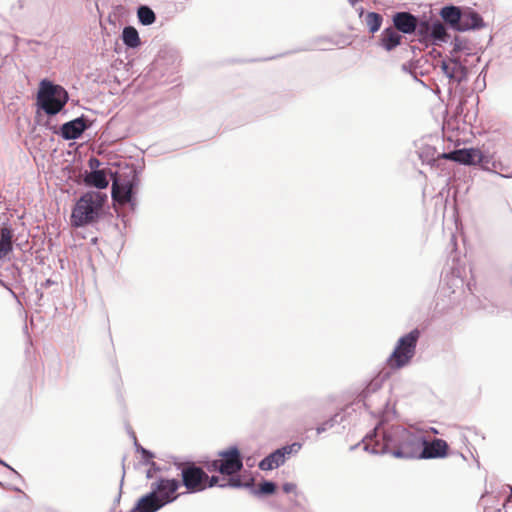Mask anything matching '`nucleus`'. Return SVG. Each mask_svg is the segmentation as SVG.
<instances>
[{
  "label": "nucleus",
  "mask_w": 512,
  "mask_h": 512,
  "mask_svg": "<svg viewBox=\"0 0 512 512\" xmlns=\"http://www.w3.org/2000/svg\"><path fill=\"white\" fill-rule=\"evenodd\" d=\"M386 421H382L375 427L376 434L382 433L385 447L398 458L419 459L421 446L424 444V436L420 432H414L401 426L384 427Z\"/></svg>",
  "instance_id": "1"
},
{
  "label": "nucleus",
  "mask_w": 512,
  "mask_h": 512,
  "mask_svg": "<svg viewBox=\"0 0 512 512\" xmlns=\"http://www.w3.org/2000/svg\"><path fill=\"white\" fill-rule=\"evenodd\" d=\"M106 200L107 195L101 192L90 191L82 195L72 210V225L82 227L96 222L102 213Z\"/></svg>",
  "instance_id": "2"
},
{
  "label": "nucleus",
  "mask_w": 512,
  "mask_h": 512,
  "mask_svg": "<svg viewBox=\"0 0 512 512\" xmlns=\"http://www.w3.org/2000/svg\"><path fill=\"white\" fill-rule=\"evenodd\" d=\"M68 101L67 91L60 85H55L48 80L40 83L37 102L48 115L59 113Z\"/></svg>",
  "instance_id": "3"
},
{
  "label": "nucleus",
  "mask_w": 512,
  "mask_h": 512,
  "mask_svg": "<svg viewBox=\"0 0 512 512\" xmlns=\"http://www.w3.org/2000/svg\"><path fill=\"white\" fill-rule=\"evenodd\" d=\"M420 337V331L414 329L401 337L397 345L387 360V365L391 369H400L408 365L416 352V345Z\"/></svg>",
  "instance_id": "4"
},
{
  "label": "nucleus",
  "mask_w": 512,
  "mask_h": 512,
  "mask_svg": "<svg viewBox=\"0 0 512 512\" xmlns=\"http://www.w3.org/2000/svg\"><path fill=\"white\" fill-rule=\"evenodd\" d=\"M218 456V459L207 461L205 463L207 471H218L223 475L231 476L238 473L243 467L240 452L236 447L221 451Z\"/></svg>",
  "instance_id": "5"
},
{
  "label": "nucleus",
  "mask_w": 512,
  "mask_h": 512,
  "mask_svg": "<svg viewBox=\"0 0 512 512\" xmlns=\"http://www.w3.org/2000/svg\"><path fill=\"white\" fill-rule=\"evenodd\" d=\"M181 481L186 488V493H198L205 490L207 472L193 462L183 463L180 466Z\"/></svg>",
  "instance_id": "6"
},
{
  "label": "nucleus",
  "mask_w": 512,
  "mask_h": 512,
  "mask_svg": "<svg viewBox=\"0 0 512 512\" xmlns=\"http://www.w3.org/2000/svg\"><path fill=\"white\" fill-rule=\"evenodd\" d=\"M180 487V482L177 479L159 478L151 485V491L165 506L168 503L175 501L181 493H177Z\"/></svg>",
  "instance_id": "7"
},
{
  "label": "nucleus",
  "mask_w": 512,
  "mask_h": 512,
  "mask_svg": "<svg viewBox=\"0 0 512 512\" xmlns=\"http://www.w3.org/2000/svg\"><path fill=\"white\" fill-rule=\"evenodd\" d=\"M300 448L301 445L298 443L283 446L261 460L259 463V468L263 471L278 468L280 465L284 464L287 456L293 452H298Z\"/></svg>",
  "instance_id": "8"
},
{
  "label": "nucleus",
  "mask_w": 512,
  "mask_h": 512,
  "mask_svg": "<svg viewBox=\"0 0 512 512\" xmlns=\"http://www.w3.org/2000/svg\"><path fill=\"white\" fill-rule=\"evenodd\" d=\"M134 178L135 175L132 176V179L122 178V176L118 174L114 176L112 183V198L115 202L122 205L131 202Z\"/></svg>",
  "instance_id": "9"
},
{
  "label": "nucleus",
  "mask_w": 512,
  "mask_h": 512,
  "mask_svg": "<svg viewBox=\"0 0 512 512\" xmlns=\"http://www.w3.org/2000/svg\"><path fill=\"white\" fill-rule=\"evenodd\" d=\"M483 154L477 148L458 149L449 153H442L437 159H447L465 165H476L483 161Z\"/></svg>",
  "instance_id": "10"
},
{
  "label": "nucleus",
  "mask_w": 512,
  "mask_h": 512,
  "mask_svg": "<svg viewBox=\"0 0 512 512\" xmlns=\"http://www.w3.org/2000/svg\"><path fill=\"white\" fill-rule=\"evenodd\" d=\"M448 443L440 438L428 440L424 437L419 459H442L449 455Z\"/></svg>",
  "instance_id": "11"
},
{
  "label": "nucleus",
  "mask_w": 512,
  "mask_h": 512,
  "mask_svg": "<svg viewBox=\"0 0 512 512\" xmlns=\"http://www.w3.org/2000/svg\"><path fill=\"white\" fill-rule=\"evenodd\" d=\"M393 27L404 34H412L418 27V19L409 12H397L392 18Z\"/></svg>",
  "instance_id": "12"
},
{
  "label": "nucleus",
  "mask_w": 512,
  "mask_h": 512,
  "mask_svg": "<svg viewBox=\"0 0 512 512\" xmlns=\"http://www.w3.org/2000/svg\"><path fill=\"white\" fill-rule=\"evenodd\" d=\"M441 69L449 79L455 80L458 83L467 76V68L456 60L443 61Z\"/></svg>",
  "instance_id": "13"
},
{
  "label": "nucleus",
  "mask_w": 512,
  "mask_h": 512,
  "mask_svg": "<svg viewBox=\"0 0 512 512\" xmlns=\"http://www.w3.org/2000/svg\"><path fill=\"white\" fill-rule=\"evenodd\" d=\"M87 128V124L83 117L76 118L62 125L61 133L64 139L73 140L81 136Z\"/></svg>",
  "instance_id": "14"
},
{
  "label": "nucleus",
  "mask_w": 512,
  "mask_h": 512,
  "mask_svg": "<svg viewBox=\"0 0 512 512\" xmlns=\"http://www.w3.org/2000/svg\"><path fill=\"white\" fill-rule=\"evenodd\" d=\"M402 42V36L394 27L385 28L379 38V44L386 51H392Z\"/></svg>",
  "instance_id": "15"
},
{
  "label": "nucleus",
  "mask_w": 512,
  "mask_h": 512,
  "mask_svg": "<svg viewBox=\"0 0 512 512\" xmlns=\"http://www.w3.org/2000/svg\"><path fill=\"white\" fill-rule=\"evenodd\" d=\"M155 493L152 491L139 499L136 507L131 512H156L163 507Z\"/></svg>",
  "instance_id": "16"
},
{
  "label": "nucleus",
  "mask_w": 512,
  "mask_h": 512,
  "mask_svg": "<svg viewBox=\"0 0 512 512\" xmlns=\"http://www.w3.org/2000/svg\"><path fill=\"white\" fill-rule=\"evenodd\" d=\"M483 26V19L474 11H467L461 14L460 31L480 28Z\"/></svg>",
  "instance_id": "17"
},
{
  "label": "nucleus",
  "mask_w": 512,
  "mask_h": 512,
  "mask_svg": "<svg viewBox=\"0 0 512 512\" xmlns=\"http://www.w3.org/2000/svg\"><path fill=\"white\" fill-rule=\"evenodd\" d=\"M461 14L460 9L455 6L444 7L441 10V16L444 21L457 30H460Z\"/></svg>",
  "instance_id": "18"
},
{
  "label": "nucleus",
  "mask_w": 512,
  "mask_h": 512,
  "mask_svg": "<svg viewBox=\"0 0 512 512\" xmlns=\"http://www.w3.org/2000/svg\"><path fill=\"white\" fill-rule=\"evenodd\" d=\"M85 182L87 185L94 186L99 189H104L109 184L104 170L92 171L85 177Z\"/></svg>",
  "instance_id": "19"
},
{
  "label": "nucleus",
  "mask_w": 512,
  "mask_h": 512,
  "mask_svg": "<svg viewBox=\"0 0 512 512\" xmlns=\"http://www.w3.org/2000/svg\"><path fill=\"white\" fill-rule=\"evenodd\" d=\"M122 39L125 45L131 48L138 47L140 45V38L137 30L132 26H127L123 29Z\"/></svg>",
  "instance_id": "20"
},
{
  "label": "nucleus",
  "mask_w": 512,
  "mask_h": 512,
  "mask_svg": "<svg viewBox=\"0 0 512 512\" xmlns=\"http://www.w3.org/2000/svg\"><path fill=\"white\" fill-rule=\"evenodd\" d=\"M366 25L370 33H376L382 25L383 17L375 12H369L365 17Z\"/></svg>",
  "instance_id": "21"
},
{
  "label": "nucleus",
  "mask_w": 512,
  "mask_h": 512,
  "mask_svg": "<svg viewBox=\"0 0 512 512\" xmlns=\"http://www.w3.org/2000/svg\"><path fill=\"white\" fill-rule=\"evenodd\" d=\"M12 249L10 232L2 230L0 236V259L5 257Z\"/></svg>",
  "instance_id": "22"
},
{
  "label": "nucleus",
  "mask_w": 512,
  "mask_h": 512,
  "mask_svg": "<svg viewBox=\"0 0 512 512\" xmlns=\"http://www.w3.org/2000/svg\"><path fill=\"white\" fill-rule=\"evenodd\" d=\"M138 18L143 25H150L154 23L156 16L155 13L147 6H141L138 9Z\"/></svg>",
  "instance_id": "23"
},
{
  "label": "nucleus",
  "mask_w": 512,
  "mask_h": 512,
  "mask_svg": "<svg viewBox=\"0 0 512 512\" xmlns=\"http://www.w3.org/2000/svg\"><path fill=\"white\" fill-rule=\"evenodd\" d=\"M431 36L434 40L445 41L447 37L446 29L440 22H436L431 27Z\"/></svg>",
  "instance_id": "24"
},
{
  "label": "nucleus",
  "mask_w": 512,
  "mask_h": 512,
  "mask_svg": "<svg viewBox=\"0 0 512 512\" xmlns=\"http://www.w3.org/2000/svg\"><path fill=\"white\" fill-rule=\"evenodd\" d=\"M276 490V485L272 482H263L259 485V492L262 494H271Z\"/></svg>",
  "instance_id": "25"
},
{
  "label": "nucleus",
  "mask_w": 512,
  "mask_h": 512,
  "mask_svg": "<svg viewBox=\"0 0 512 512\" xmlns=\"http://www.w3.org/2000/svg\"><path fill=\"white\" fill-rule=\"evenodd\" d=\"M219 483V477L218 476H209L208 479L205 481V490L207 488H212Z\"/></svg>",
  "instance_id": "26"
},
{
  "label": "nucleus",
  "mask_w": 512,
  "mask_h": 512,
  "mask_svg": "<svg viewBox=\"0 0 512 512\" xmlns=\"http://www.w3.org/2000/svg\"><path fill=\"white\" fill-rule=\"evenodd\" d=\"M227 485H230L232 487H240L241 486V481H240V479L231 478V479H229ZM219 486L220 487H225L226 484H220Z\"/></svg>",
  "instance_id": "27"
},
{
  "label": "nucleus",
  "mask_w": 512,
  "mask_h": 512,
  "mask_svg": "<svg viewBox=\"0 0 512 512\" xmlns=\"http://www.w3.org/2000/svg\"><path fill=\"white\" fill-rule=\"evenodd\" d=\"M282 488L285 493H291L296 490V485L294 483H285Z\"/></svg>",
  "instance_id": "28"
},
{
  "label": "nucleus",
  "mask_w": 512,
  "mask_h": 512,
  "mask_svg": "<svg viewBox=\"0 0 512 512\" xmlns=\"http://www.w3.org/2000/svg\"><path fill=\"white\" fill-rule=\"evenodd\" d=\"M429 29V24L427 22H421L419 25V32L420 34H423L427 32Z\"/></svg>",
  "instance_id": "29"
}]
</instances>
